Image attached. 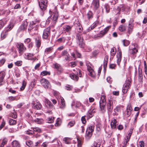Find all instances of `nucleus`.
Instances as JSON below:
<instances>
[{"label": "nucleus", "instance_id": "27", "mask_svg": "<svg viewBox=\"0 0 147 147\" xmlns=\"http://www.w3.org/2000/svg\"><path fill=\"white\" fill-rule=\"evenodd\" d=\"M72 26H70L69 25L65 26L63 28V30L64 31L67 32H69L71 30Z\"/></svg>", "mask_w": 147, "mask_h": 147}, {"label": "nucleus", "instance_id": "58", "mask_svg": "<svg viewBox=\"0 0 147 147\" xmlns=\"http://www.w3.org/2000/svg\"><path fill=\"white\" fill-rule=\"evenodd\" d=\"M63 141L65 142V143L67 144H69L70 143V139L68 138H65L63 139Z\"/></svg>", "mask_w": 147, "mask_h": 147}, {"label": "nucleus", "instance_id": "40", "mask_svg": "<svg viewBox=\"0 0 147 147\" xmlns=\"http://www.w3.org/2000/svg\"><path fill=\"white\" fill-rule=\"evenodd\" d=\"M7 32H5V30H4L1 33V38L2 40L5 38L7 35Z\"/></svg>", "mask_w": 147, "mask_h": 147}, {"label": "nucleus", "instance_id": "24", "mask_svg": "<svg viewBox=\"0 0 147 147\" xmlns=\"http://www.w3.org/2000/svg\"><path fill=\"white\" fill-rule=\"evenodd\" d=\"M95 112V110L94 109L89 110L87 113V118H90L92 117Z\"/></svg>", "mask_w": 147, "mask_h": 147}, {"label": "nucleus", "instance_id": "33", "mask_svg": "<svg viewBox=\"0 0 147 147\" xmlns=\"http://www.w3.org/2000/svg\"><path fill=\"white\" fill-rule=\"evenodd\" d=\"M14 73L15 75L17 77H19L20 76V72L19 69L18 68H16L15 69Z\"/></svg>", "mask_w": 147, "mask_h": 147}, {"label": "nucleus", "instance_id": "31", "mask_svg": "<svg viewBox=\"0 0 147 147\" xmlns=\"http://www.w3.org/2000/svg\"><path fill=\"white\" fill-rule=\"evenodd\" d=\"M72 106H74L76 108H78L81 105V103L79 101L73 102L71 105Z\"/></svg>", "mask_w": 147, "mask_h": 147}, {"label": "nucleus", "instance_id": "16", "mask_svg": "<svg viewBox=\"0 0 147 147\" xmlns=\"http://www.w3.org/2000/svg\"><path fill=\"white\" fill-rule=\"evenodd\" d=\"M133 129L134 127H131L129 131L128 136L127 137V139H125V141L124 142L125 144H126L129 141Z\"/></svg>", "mask_w": 147, "mask_h": 147}, {"label": "nucleus", "instance_id": "64", "mask_svg": "<svg viewBox=\"0 0 147 147\" xmlns=\"http://www.w3.org/2000/svg\"><path fill=\"white\" fill-rule=\"evenodd\" d=\"M72 86L69 85H67L65 86V88L68 90H71L72 88Z\"/></svg>", "mask_w": 147, "mask_h": 147}, {"label": "nucleus", "instance_id": "63", "mask_svg": "<svg viewBox=\"0 0 147 147\" xmlns=\"http://www.w3.org/2000/svg\"><path fill=\"white\" fill-rule=\"evenodd\" d=\"M86 116H82L81 119V120L82 123L83 124H85L86 123V120L85 118Z\"/></svg>", "mask_w": 147, "mask_h": 147}, {"label": "nucleus", "instance_id": "36", "mask_svg": "<svg viewBox=\"0 0 147 147\" xmlns=\"http://www.w3.org/2000/svg\"><path fill=\"white\" fill-rule=\"evenodd\" d=\"M69 76L71 79L74 80H77L78 78V76L74 74H70Z\"/></svg>", "mask_w": 147, "mask_h": 147}, {"label": "nucleus", "instance_id": "49", "mask_svg": "<svg viewBox=\"0 0 147 147\" xmlns=\"http://www.w3.org/2000/svg\"><path fill=\"white\" fill-rule=\"evenodd\" d=\"M102 127L101 124L100 123H98L96 125V130L98 131H99L101 130Z\"/></svg>", "mask_w": 147, "mask_h": 147}, {"label": "nucleus", "instance_id": "20", "mask_svg": "<svg viewBox=\"0 0 147 147\" xmlns=\"http://www.w3.org/2000/svg\"><path fill=\"white\" fill-rule=\"evenodd\" d=\"M134 25L133 23L130 22L128 26L127 32L128 34H130L132 32L133 29Z\"/></svg>", "mask_w": 147, "mask_h": 147}, {"label": "nucleus", "instance_id": "42", "mask_svg": "<svg viewBox=\"0 0 147 147\" xmlns=\"http://www.w3.org/2000/svg\"><path fill=\"white\" fill-rule=\"evenodd\" d=\"M100 143L98 142H94L91 147H100Z\"/></svg>", "mask_w": 147, "mask_h": 147}, {"label": "nucleus", "instance_id": "47", "mask_svg": "<svg viewBox=\"0 0 147 147\" xmlns=\"http://www.w3.org/2000/svg\"><path fill=\"white\" fill-rule=\"evenodd\" d=\"M7 139L6 138H4L2 140V142L0 145V147H3L7 142Z\"/></svg>", "mask_w": 147, "mask_h": 147}, {"label": "nucleus", "instance_id": "25", "mask_svg": "<svg viewBox=\"0 0 147 147\" xmlns=\"http://www.w3.org/2000/svg\"><path fill=\"white\" fill-rule=\"evenodd\" d=\"M12 147H20V144L18 141L15 140L12 143Z\"/></svg>", "mask_w": 147, "mask_h": 147}, {"label": "nucleus", "instance_id": "61", "mask_svg": "<svg viewBox=\"0 0 147 147\" xmlns=\"http://www.w3.org/2000/svg\"><path fill=\"white\" fill-rule=\"evenodd\" d=\"M22 62L21 61H18L15 63L16 65L19 66L22 65Z\"/></svg>", "mask_w": 147, "mask_h": 147}, {"label": "nucleus", "instance_id": "2", "mask_svg": "<svg viewBox=\"0 0 147 147\" xmlns=\"http://www.w3.org/2000/svg\"><path fill=\"white\" fill-rule=\"evenodd\" d=\"M99 104L101 111L102 112L104 113L105 111V107L106 104V100L105 96L103 94L101 95Z\"/></svg>", "mask_w": 147, "mask_h": 147}, {"label": "nucleus", "instance_id": "15", "mask_svg": "<svg viewBox=\"0 0 147 147\" xmlns=\"http://www.w3.org/2000/svg\"><path fill=\"white\" fill-rule=\"evenodd\" d=\"M61 55L62 56H64L65 59L64 61L69 60V54L67 50H64L62 51L61 53Z\"/></svg>", "mask_w": 147, "mask_h": 147}, {"label": "nucleus", "instance_id": "18", "mask_svg": "<svg viewBox=\"0 0 147 147\" xmlns=\"http://www.w3.org/2000/svg\"><path fill=\"white\" fill-rule=\"evenodd\" d=\"M132 110V109L131 104H129L127 106L126 110L127 115V117H129L130 115L131 112Z\"/></svg>", "mask_w": 147, "mask_h": 147}, {"label": "nucleus", "instance_id": "17", "mask_svg": "<svg viewBox=\"0 0 147 147\" xmlns=\"http://www.w3.org/2000/svg\"><path fill=\"white\" fill-rule=\"evenodd\" d=\"M117 64L119 65L122 58V53L121 50L118 51V53L117 55Z\"/></svg>", "mask_w": 147, "mask_h": 147}, {"label": "nucleus", "instance_id": "62", "mask_svg": "<svg viewBox=\"0 0 147 147\" xmlns=\"http://www.w3.org/2000/svg\"><path fill=\"white\" fill-rule=\"evenodd\" d=\"M5 75V72L4 71H2L1 72V73L0 74V76H1L0 78H2L4 79V78Z\"/></svg>", "mask_w": 147, "mask_h": 147}, {"label": "nucleus", "instance_id": "34", "mask_svg": "<svg viewBox=\"0 0 147 147\" xmlns=\"http://www.w3.org/2000/svg\"><path fill=\"white\" fill-rule=\"evenodd\" d=\"M94 129V126L93 125H90L87 128L86 130L90 132H93Z\"/></svg>", "mask_w": 147, "mask_h": 147}, {"label": "nucleus", "instance_id": "23", "mask_svg": "<svg viewBox=\"0 0 147 147\" xmlns=\"http://www.w3.org/2000/svg\"><path fill=\"white\" fill-rule=\"evenodd\" d=\"M117 125V121L114 118H113L111 123V128L113 129H115Z\"/></svg>", "mask_w": 147, "mask_h": 147}, {"label": "nucleus", "instance_id": "30", "mask_svg": "<svg viewBox=\"0 0 147 147\" xmlns=\"http://www.w3.org/2000/svg\"><path fill=\"white\" fill-rule=\"evenodd\" d=\"M42 107L41 104L38 102H36L34 104V108L37 110L40 109Z\"/></svg>", "mask_w": 147, "mask_h": 147}, {"label": "nucleus", "instance_id": "13", "mask_svg": "<svg viewBox=\"0 0 147 147\" xmlns=\"http://www.w3.org/2000/svg\"><path fill=\"white\" fill-rule=\"evenodd\" d=\"M25 58L26 59L28 60H33V61L36 59V58H33V57L34 54L33 53H26L24 54Z\"/></svg>", "mask_w": 147, "mask_h": 147}, {"label": "nucleus", "instance_id": "26", "mask_svg": "<svg viewBox=\"0 0 147 147\" xmlns=\"http://www.w3.org/2000/svg\"><path fill=\"white\" fill-rule=\"evenodd\" d=\"M126 26L124 24L120 25L119 27V30L121 32H123L126 30Z\"/></svg>", "mask_w": 147, "mask_h": 147}, {"label": "nucleus", "instance_id": "28", "mask_svg": "<svg viewBox=\"0 0 147 147\" xmlns=\"http://www.w3.org/2000/svg\"><path fill=\"white\" fill-rule=\"evenodd\" d=\"M92 133L86 130L85 137L87 140H88L90 138L92 135Z\"/></svg>", "mask_w": 147, "mask_h": 147}, {"label": "nucleus", "instance_id": "57", "mask_svg": "<svg viewBox=\"0 0 147 147\" xmlns=\"http://www.w3.org/2000/svg\"><path fill=\"white\" fill-rule=\"evenodd\" d=\"M25 133L26 134L29 135H32L34 134V132L33 131L28 130L26 131Z\"/></svg>", "mask_w": 147, "mask_h": 147}, {"label": "nucleus", "instance_id": "10", "mask_svg": "<svg viewBox=\"0 0 147 147\" xmlns=\"http://www.w3.org/2000/svg\"><path fill=\"white\" fill-rule=\"evenodd\" d=\"M132 47L131 49L129 50V52L131 54L135 55L138 52V45L134 43L132 45Z\"/></svg>", "mask_w": 147, "mask_h": 147}, {"label": "nucleus", "instance_id": "50", "mask_svg": "<svg viewBox=\"0 0 147 147\" xmlns=\"http://www.w3.org/2000/svg\"><path fill=\"white\" fill-rule=\"evenodd\" d=\"M34 132L35 131L36 132H38V133H40L42 132V130L41 129L38 127H34L33 128H32Z\"/></svg>", "mask_w": 147, "mask_h": 147}, {"label": "nucleus", "instance_id": "5", "mask_svg": "<svg viewBox=\"0 0 147 147\" xmlns=\"http://www.w3.org/2000/svg\"><path fill=\"white\" fill-rule=\"evenodd\" d=\"M16 45L18 49L20 55H21L26 51V48L24 46L23 44L21 42L17 43Z\"/></svg>", "mask_w": 147, "mask_h": 147}, {"label": "nucleus", "instance_id": "48", "mask_svg": "<svg viewBox=\"0 0 147 147\" xmlns=\"http://www.w3.org/2000/svg\"><path fill=\"white\" fill-rule=\"evenodd\" d=\"M96 26V23H94L87 30V31L89 32L90 31L92 30Z\"/></svg>", "mask_w": 147, "mask_h": 147}, {"label": "nucleus", "instance_id": "51", "mask_svg": "<svg viewBox=\"0 0 147 147\" xmlns=\"http://www.w3.org/2000/svg\"><path fill=\"white\" fill-rule=\"evenodd\" d=\"M61 123V120L60 118H58L57 120L56 123L55 124V126H58L60 125Z\"/></svg>", "mask_w": 147, "mask_h": 147}, {"label": "nucleus", "instance_id": "38", "mask_svg": "<svg viewBox=\"0 0 147 147\" xmlns=\"http://www.w3.org/2000/svg\"><path fill=\"white\" fill-rule=\"evenodd\" d=\"M9 123L10 125H14L16 124V121L15 120L10 118L9 119Z\"/></svg>", "mask_w": 147, "mask_h": 147}, {"label": "nucleus", "instance_id": "54", "mask_svg": "<svg viewBox=\"0 0 147 147\" xmlns=\"http://www.w3.org/2000/svg\"><path fill=\"white\" fill-rule=\"evenodd\" d=\"M65 39L64 37L60 38L57 40V41L59 43H61L62 42H64L65 41Z\"/></svg>", "mask_w": 147, "mask_h": 147}, {"label": "nucleus", "instance_id": "46", "mask_svg": "<svg viewBox=\"0 0 147 147\" xmlns=\"http://www.w3.org/2000/svg\"><path fill=\"white\" fill-rule=\"evenodd\" d=\"M6 23V21L5 20H0V29L2 28Z\"/></svg>", "mask_w": 147, "mask_h": 147}, {"label": "nucleus", "instance_id": "9", "mask_svg": "<svg viewBox=\"0 0 147 147\" xmlns=\"http://www.w3.org/2000/svg\"><path fill=\"white\" fill-rule=\"evenodd\" d=\"M45 105L46 107L49 109L48 111H47L46 113H49L50 114H51L52 112H51V109L53 107V105L51 102L48 99H46L45 101Z\"/></svg>", "mask_w": 147, "mask_h": 147}, {"label": "nucleus", "instance_id": "60", "mask_svg": "<svg viewBox=\"0 0 147 147\" xmlns=\"http://www.w3.org/2000/svg\"><path fill=\"white\" fill-rule=\"evenodd\" d=\"M80 23H78V32L80 33L82 31V27L81 26H80Z\"/></svg>", "mask_w": 147, "mask_h": 147}, {"label": "nucleus", "instance_id": "22", "mask_svg": "<svg viewBox=\"0 0 147 147\" xmlns=\"http://www.w3.org/2000/svg\"><path fill=\"white\" fill-rule=\"evenodd\" d=\"M28 23L26 21H24L20 27L21 30H25L27 29Z\"/></svg>", "mask_w": 147, "mask_h": 147}, {"label": "nucleus", "instance_id": "43", "mask_svg": "<svg viewBox=\"0 0 147 147\" xmlns=\"http://www.w3.org/2000/svg\"><path fill=\"white\" fill-rule=\"evenodd\" d=\"M50 73L49 71H42L40 73V76H45L47 75H50Z\"/></svg>", "mask_w": 147, "mask_h": 147}, {"label": "nucleus", "instance_id": "12", "mask_svg": "<svg viewBox=\"0 0 147 147\" xmlns=\"http://www.w3.org/2000/svg\"><path fill=\"white\" fill-rule=\"evenodd\" d=\"M53 67L57 69V72L59 74H61L63 71V69L61 65L57 63L53 64Z\"/></svg>", "mask_w": 147, "mask_h": 147}, {"label": "nucleus", "instance_id": "8", "mask_svg": "<svg viewBox=\"0 0 147 147\" xmlns=\"http://www.w3.org/2000/svg\"><path fill=\"white\" fill-rule=\"evenodd\" d=\"M42 85L46 89H50L51 85L49 81L45 78H43L40 80Z\"/></svg>", "mask_w": 147, "mask_h": 147}, {"label": "nucleus", "instance_id": "4", "mask_svg": "<svg viewBox=\"0 0 147 147\" xmlns=\"http://www.w3.org/2000/svg\"><path fill=\"white\" fill-rule=\"evenodd\" d=\"M51 12V14L52 13V15L51 16L52 18L51 19V17L48 18L46 21V22L47 23H49L51 21V20H52L54 22H56L58 18V13L56 10H55L54 12H52L51 11V10H50L49 13H50Z\"/></svg>", "mask_w": 147, "mask_h": 147}, {"label": "nucleus", "instance_id": "52", "mask_svg": "<svg viewBox=\"0 0 147 147\" xmlns=\"http://www.w3.org/2000/svg\"><path fill=\"white\" fill-rule=\"evenodd\" d=\"M75 122L74 121H72L69 122L68 125L67 126L69 127H70L74 125L75 124Z\"/></svg>", "mask_w": 147, "mask_h": 147}, {"label": "nucleus", "instance_id": "21", "mask_svg": "<svg viewBox=\"0 0 147 147\" xmlns=\"http://www.w3.org/2000/svg\"><path fill=\"white\" fill-rule=\"evenodd\" d=\"M126 7L123 5H121L119 6L117 8V10L118 11V12L117 13V14H119L120 13V11L122 10L123 11H124L126 10Z\"/></svg>", "mask_w": 147, "mask_h": 147}, {"label": "nucleus", "instance_id": "56", "mask_svg": "<svg viewBox=\"0 0 147 147\" xmlns=\"http://www.w3.org/2000/svg\"><path fill=\"white\" fill-rule=\"evenodd\" d=\"M48 1L47 0H39V4H47Z\"/></svg>", "mask_w": 147, "mask_h": 147}, {"label": "nucleus", "instance_id": "59", "mask_svg": "<svg viewBox=\"0 0 147 147\" xmlns=\"http://www.w3.org/2000/svg\"><path fill=\"white\" fill-rule=\"evenodd\" d=\"M123 45L124 46H126L128 45L129 43V41L126 40H124L123 41Z\"/></svg>", "mask_w": 147, "mask_h": 147}, {"label": "nucleus", "instance_id": "11", "mask_svg": "<svg viewBox=\"0 0 147 147\" xmlns=\"http://www.w3.org/2000/svg\"><path fill=\"white\" fill-rule=\"evenodd\" d=\"M91 6L95 10H97L100 7L99 0H93Z\"/></svg>", "mask_w": 147, "mask_h": 147}, {"label": "nucleus", "instance_id": "53", "mask_svg": "<svg viewBox=\"0 0 147 147\" xmlns=\"http://www.w3.org/2000/svg\"><path fill=\"white\" fill-rule=\"evenodd\" d=\"M54 118L52 117H49L47 118V120L48 123H52L54 122Z\"/></svg>", "mask_w": 147, "mask_h": 147}, {"label": "nucleus", "instance_id": "3", "mask_svg": "<svg viewBox=\"0 0 147 147\" xmlns=\"http://www.w3.org/2000/svg\"><path fill=\"white\" fill-rule=\"evenodd\" d=\"M77 42L80 47L84 48V40L83 39L82 35L79 33H77L76 35Z\"/></svg>", "mask_w": 147, "mask_h": 147}, {"label": "nucleus", "instance_id": "29", "mask_svg": "<svg viewBox=\"0 0 147 147\" xmlns=\"http://www.w3.org/2000/svg\"><path fill=\"white\" fill-rule=\"evenodd\" d=\"M13 23H10V24L8 26L7 28H5L4 30L5 32H8L13 27Z\"/></svg>", "mask_w": 147, "mask_h": 147}, {"label": "nucleus", "instance_id": "55", "mask_svg": "<svg viewBox=\"0 0 147 147\" xmlns=\"http://www.w3.org/2000/svg\"><path fill=\"white\" fill-rule=\"evenodd\" d=\"M104 6L106 9V12L107 13H109L110 11L109 6V5L108 4H105Z\"/></svg>", "mask_w": 147, "mask_h": 147}, {"label": "nucleus", "instance_id": "39", "mask_svg": "<svg viewBox=\"0 0 147 147\" xmlns=\"http://www.w3.org/2000/svg\"><path fill=\"white\" fill-rule=\"evenodd\" d=\"M116 53V49L115 47H113L111 50L110 53L111 55L112 56H114Z\"/></svg>", "mask_w": 147, "mask_h": 147}, {"label": "nucleus", "instance_id": "6", "mask_svg": "<svg viewBox=\"0 0 147 147\" xmlns=\"http://www.w3.org/2000/svg\"><path fill=\"white\" fill-rule=\"evenodd\" d=\"M50 35V28L49 27H48L44 30L42 38L43 39L48 40L49 38Z\"/></svg>", "mask_w": 147, "mask_h": 147}, {"label": "nucleus", "instance_id": "41", "mask_svg": "<svg viewBox=\"0 0 147 147\" xmlns=\"http://www.w3.org/2000/svg\"><path fill=\"white\" fill-rule=\"evenodd\" d=\"M39 6L40 9L45 10L47 6V4H39Z\"/></svg>", "mask_w": 147, "mask_h": 147}, {"label": "nucleus", "instance_id": "44", "mask_svg": "<svg viewBox=\"0 0 147 147\" xmlns=\"http://www.w3.org/2000/svg\"><path fill=\"white\" fill-rule=\"evenodd\" d=\"M34 121L38 124H42L44 123L43 120L42 119L37 118Z\"/></svg>", "mask_w": 147, "mask_h": 147}, {"label": "nucleus", "instance_id": "14", "mask_svg": "<svg viewBox=\"0 0 147 147\" xmlns=\"http://www.w3.org/2000/svg\"><path fill=\"white\" fill-rule=\"evenodd\" d=\"M113 99L111 98L109 100L107 104V108L109 111H111L113 108Z\"/></svg>", "mask_w": 147, "mask_h": 147}, {"label": "nucleus", "instance_id": "45", "mask_svg": "<svg viewBox=\"0 0 147 147\" xmlns=\"http://www.w3.org/2000/svg\"><path fill=\"white\" fill-rule=\"evenodd\" d=\"M36 44L37 47H39L41 45V40L39 38L36 40Z\"/></svg>", "mask_w": 147, "mask_h": 147}, {"label": "nucleus", "instance_id": "35", "mask_svg": "<svg viewBox=\"0 0 147 147\" xmlns=\"http://www.w3.org/2000/svg\"><path fill=\"white\" fill-rule=\"evenodd\" d=\"M61 104L60 106V108L61 109H64L65 107V100L62 97L61 98Z\"/></svg>", "mask_w": 147, "mask_h": 147}, {"label": "nucleus", "instance_id": "19", "mask_svg": "<svg viewBox=\"0 0 147 147\" xmlns=\"http://www.w3.org/2000/svg\"><path fill=\"white\" fill-rule=\"evenodd\" d=\"M87 70L89 72V75L92 77L95 76V74L93 70L92 69L91 67L89 65H87Z\"/></svg>", "mask_w": 147, "mask_h": 147}, {"label": "nucleus", "instance_id": "1", "mask_svg": "<svg viewBox=\"0 0 147 147\" xmlns=\"http://www.w3.org/2000/svg\"><path fill=\"white\" fill-rule=\"evenodd\" d=\"M110 28L111 26H108L105 28L103 30L100 31L99 33L96 34H95V31H94L92 33V37L95 38H99L102 37L107 32Z\"/></svg>", "mask_w": 147, "mask_h": 147}, {"label": "nucleus", "instance_id": "7", "mask_svg": "<svg viewBox=\"0 0 147 147\" xmlns=\"http://www.w3.org/2000/svg\"><path fill=\"white\" fill-rule=\"evenodd\" d=\"M131 81L130 79L127 80L125 84L123 85V88L122 92L124 94L126 93L128 89L131 86Z\"/></svg>", "mask_w": 147, "mask_h": 147}, {"label": "nucleus", "instance_id": "37", "mask_svg": "<svg viewBox=\"0 0 147 147\" xmlns=\"http://www.w3.org/2000/svg\"><path fill=\"white\" fill-rule=\"evenodd\" d=\"M53 49V48L52 47L47 48L45 51V54H48L49 53H50L51 52Z\"/></svg>", "mask_w": 147, "mask_h": 147}, {"label": "nucleus", "instance_id": "32", "mask_svg": "<svg viewBox=\"0 0 147 147\" xmlns=\"http://www.w3.org/2000/svg\"><path fill=\"white\" fill-rule=\"evenodd\" d=\"M146 32L145 31L143 30L141 33H138V36L141 39L143 38L145 36Z\"/></svg>", "mask_w": 147, "mask_h": 147}]
</instances>
